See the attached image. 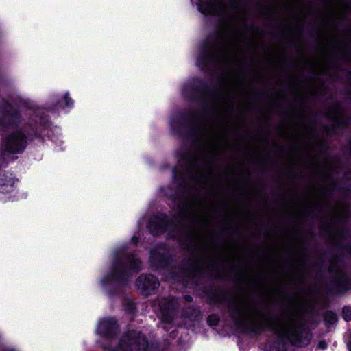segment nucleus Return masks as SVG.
Wrapping results in <instances>:
<instances>
[{"mask_svg":"<svg viewBox=\"0 0 351 351\" xmlns=\"http://www.w3.org/2000/svg\"><path fill=\"white\" fill-rule=\"evenodd\" d=\"M160 286L158 278L151 274H140L136 281L135 287L140 294L148 297L154 295Z\"/></svg>","mask_w":351,"mask_h":351,"instance_id":"9b49d317","label":"nucleus"},{"mask_svg":"<svg viewBox=\"0 0 351 351\" xmlns=\"http://www.w3.org/2000/svg\"><path fill=\"white\" fill-rule=\"evenodd\" d=\"M120 331V326L115 317H104L99 322L97 332L103 338L113 340Z\"/></svg>","mask_w":351,"mask_h":351,"instance_id":"f8f14e48","label":"nucleus"},{"mask_svg":"<svg viewBox=\"0 0 351 351\" xmlns=\"http://www.w3.org/2000/svg\"><path fill=\"white\" fill-rule=\"evenodd\" d=\"M348 143L351 146V139L348 141Z\"/></svg>","mask_w":351,"mask_h":351,"instance_id":"680f3d73","label":"nucleus"},{"mask_svg":"<svg viewBox=\"0 0 351 351\" xmlns=\"http://www.w3.org/2000/svg\"><path fill=\"white\" fill-rule=\"evenodd\" d=\"M341 277L340 295H343L351 289V277L345 272L339 271Z\"/></svg>","mask_w":351,"mask_h":351,"instance_id":"b1692460","label":"nucleus"},{"mask_svg":"<svg viewBox=\"0 0 351 351\" xmlns=\"http://www.w3.org/2000/svg\"><path fill=\"white\" fill-rule=\"evenodd\" d=\"M3 118L0 121L1 125L5 127H18L22 121V116L19 109L15 108L8 101H5L2 108Z\"/></svg>","mask_w":351,"mask_h":351,"instance_id":"4468645a","label":"nucleus"},{"mask_svg":"<svg viewBox=\"0 0 351 351\" xmlns=\"http://www.w3.org/2000/svg\"><path fill=\"white\" fill-rule=\"evenodd\" d=\"M323 319L326 326L335 324L338 321L337 313L331 310H327L323 315Z\"/></svg>","mask_w":351,"mask_h":351,"instance_id":"a878e982","label":"nucleus"},{"mask_svg":"<svg viewBox=\"0 0 351 351\" xmlns=\"http://www.w3.org/2000/svg\"><path fill=\"white\" fill-rule=\"evenodd\" d=\"M245 29L248 32H250L252 29H259L257 27H256L254 25H253V26L246 25Z\"/></svg>","mask_w":351,"mask_h":351,"instance_id":"c03bdc74","label":"nucleus"},{"mask_svg":"<svg viewBox=\"0 0 351 351\" xmlns=\"http://www.w3.org/2000/svg\"><path fill=\"white\" fill-rule=\"evenodd\" d=\"M230 5L231 8H237L238 2L235 0H230Z\"/></svg>","mask_w":351,"mask_h":351,"instance_id":"ea45409f","label":"nucleus"},{"mask_svg":"<svg viewBox=\"0 0 351 351\" xmlns=\"http://www.w3.org/2000/svg\"><path fill=\"white\" fill-rule=\"evenodd\" d=\"M308 313L311 315V316H317L318 314H317V311L315 308V307H311L309 311H308Z\"/></svg>","mask_w":351,"mask_h":351,"instance_id":"58836bf2","label":"nucleus"},{"mask_svg":"<svg viewBox=\"0 0 351 351\" xmlns=\"http://www.w3.org/2000/svg\"><path fill=\"white\" fill-rule=\"evenodd\" d=\"M197 6L199 12L204 15L215 14L221 11L217 0H197Z\"/></svg>","mask_w":351,"mask_h":351,"instance_id":"f3484780","label":"nucleus"},{"mask_svg":"<svg viewBox=\"0 0 351 351\" xmlns=\"http://www.w3.org/2000/svg\"><path fill=\"white\" fill-rule=\"evenodd\" d=\"M125 311L127 314L134 315L136 313V307L134 302L128 301L124 306Z\"/></svg>","mask_w":351,"mask_h":351,"instance_id":"c756f323","label":"nucleus"},{"mask_svg":"<svg viewBox=\"0 0 351 351\" xmlns=\"http://www.w3.org/2000/svg\"><path fill=\"white\" fill-rule=\"evenodd\" d=\"M202 292L206 298V303L210 306H219L228 301L227 293L213 284L203 287Z\"/></svg>","mask_w":351,"mask_h":351,"instance_id":"ddd939ff","label":"nucleus"},{"mask_svg":"<svg viewBox=\"0 0 351 351\" xmlns=\"http://www.w3.org/2000/svg\"><path fill=\"white\" fill-rule=\"evenodd\" d=\"M340 236L343 238H346L349 237L350 234V230L349 229L346 228H342L339 232Z\"/></svg>","mask_w":351,"mask_h":351,"instance_id":"e433bc0d","label":"nucleus"},{"mask_svg":"<svg viewBox=\"0 0 351 351\" xmlns=\"http://www.w3.org/2000/svg\"><path fill=\"white\" fill-rule=\"evenodd\" d=\"M319 147L320 150L323 152H326L329 147L328 143L323 139L319 140Z\"/></svg>","mask_w":351,"mask_h":351,"instance_id":"473e14b6","label":"nucleus"},{"mask_svg":"<svg viewBox=\"0 0 351 351\" xmlns=\"http://www.w3.org/2000/svg\"><path fill=\"white\" fill-rule=\"evenodd\" d=\"M104 349L108 351H121V349L119 348V343L115 347H112L110 344L106 345L104 346Z\"/></svg>","mask_w":351,"mask_h":351,"instance_id":"f704fd0d","label":"nucleus"},{"mask_svg":"<svg viewBox=\"0 0 351 351\" xmlns=\"http://www.w3.org/2000/svg\"><path fill=\"white\" fill-rule=\"evenodd\" d=\"M348 346L349 348L350 351H351V341L348 343Z\"/></svg>","mask_w":351,"mask_h":351,"instance_id":"6e6d98bb","label":"nucleus"},{"mask_svg":"<svg viewBox=\"0 0 351 351\" xmlns=\"http://www.w3.org/2000/svg\"><path fill=\"white\" fill-rule=\"evenodd\" d=\"M322 128L326 131V134L328 135L336 134V130L335 128L329 127L328 125H323Z\"/></svg>","mask_w":351,"mask_h":351,"instance_id":"72a5a7b5","label":"nucleus"},{"mask_svg":"<svg viewBox=\"0 0 351 351\" xmlns=\"http://www.w3.org/2000/svg\"><path fill=\"white\" fill-rule=\"evenodd\" d=\"M319 81L321 82H324V80L322 78H318Z\"/></svg>","mask_w":351,"mask_h":351,"instance_id":"bf43d9fd","label":"nucleus"},{"mask_svg":"<svg viewBox=\"0 0 351 351\" xmlns=\"http://www.w3.org/2000/svg\"><path fill=\"white\" fill-rule=\"evenodd\" d=\"M328 347V345H327V343L326 342L325 340H320L319 342H318V344H317V348L319 349H321V350H325Z\"/></svg>","mask_w":351,"mask_h":351,"instance_id":"4c0bfd02","label":"nucleus"},{"mask_svg":"<svg viewBox=\"0 0 351 351\" xmlns=\"http://www.w3.org/2000/svg\"><path fill=\"white\" fill-rule=\"evenodd\" d=\"M176 157L178 158V165L172 168L173 182L176 185V190L169 186L165 189L164 195L173 202L178 210V217L184 214L183 204L189 194V186L184 173L191 174V170L196 161L193 154L187 149H179L176 152Z\"/></svg>","mask_w":351,"mask_h":351,"instance_id":"7ed1b4c3","label":"nucleus"},{"mask_svg":"<svg viewBox=\"0 0 351 351\" xmlns=\"http://www.w3.org/2000/svg\"><path fill=\"white\" fill-rule=\"evenodd\" d=\"M184 314L186 317L194 321L199 320L202 316L200 309L193 306H191L186 308L184 311Z\"/></svg>","mask_w":351,"mask_h":351,"instance_id":"bb28decb","label":"nucleus"},{"mask_svg":"<svg viewBox=\"0 0 351 351\" xmlns=\"http://www.w3.org/2000/svg\"><path fill=\"white\" fill-rule=\"evenodd\" d=\"M208 116L203 114L202 112L196 113L191 110H180L170 119L171 132L178 139H195L199 134L197 122Z\"/></svg>","mask_w":351,"mask_h":351,"instance_id":"0eeeda50","label":"nucleus"},{"mask_svg":"<svg viewBox=\"0 0 351 351\" xmlns=\"http://www.w3.org/2000/svg\"><path fill=\"white\" fill-rule=\"evenodd\" d=\"M221 21L223 22V23H228L229 21V17L227 16H221Z\"/></svg>","mask_w":351,"mask_h":351,"instance_id":"a18cd8bd","label":"nucleus"},{"mask_svg":"<svg viewBox=\"0 0 351 351\" xmlns=\"http://www.w3.org/2000/svg\"><path fill=\"white\" fill-rule=\"evenodd\" d=\"M220 322V317L218 314L213 313L207 317V324L211 327L218 326Z\"/></svg>","mask_w":351,"mask_h":351,"instance_id":"cd10ccee","label":"nucleus"},{"mask_svg":"<svg viewBox=\"0 0 351 351\" xmlns=\"http://www.w3.org/2000/svg\"><path fill=\"white\" fill-rule=\"evenodd\" d=\"M339 191L342 192L346 197H351V184H347L346 185L341 186L335 180H332L331 186L327 187L324 190V194L328 197H331L334 191Z\"/></svg>","mask_w":351,"mask_h":351,"instance_id":"6ab92c4d","label":"nucleus"},{"mask_svg":"<svg viewBox=\"0 0 351 351\" xmlns=\"http://www.w3.org/2000/svg\"><path fill=\"white\" fill-rule=\"evenodd\" d=\"M286 45L289 47H295V43L292 40H289L286 43Z\"/></svg>","mask_w":351,"mask_h":351,"instance_id":"79ce46f5","label":"nucleus"},{"mask_svg":"<svg viewBox=\"0 0 351 351\" xmlns=\"http://www.w3.org/2000/svg\"><path fill=\"white\" fill-rule=\"evenodd\" d=\"M180 247L182 250H186L189 252H194L197 247L194 243L191 235H186L182 241H180Z\"/></svg>","mask_w":351,"mask_h":351,"instance_id":"393cba45","label":"nucleus"},{"mask_svg":"<svg viewBox=\"0 0 351 351\" xmlns=\"http://www.w3.org/2000/svg\"><path fill=\"white\" fill-rule=\"evenodd\" d=\"M317 75V74L315 71H311V75L308 76V79L312 80L315 79V77Z\"/></svg>","mask_w":351,"mask_h":351,"instance_id":"37998d69","label":"nucleus"},{"mask_svg":"<svg viewBox=\"0 0 351 351\" xmlns=\"http://www.w3.org/2000/svg\"><path fill=\"white\" fill-rule=\"evenodd\" d=\"M142 268V261L132 252L117 256L112 265L110 271L102 279L103 284H109L108 293L116 298L124 293V288L131 279L130 271L138 273Z\"/></svg>","mask_w":351,"mask_h":351,"instance_id":"20e7f679","label":"nucleus"},{"mask_svg":"<svg viewBox=\"0 0 351 351\" xmlns=\"http://www.w3.org/2000/svg\"><path fill=\"white\" fill-rule=\"evenodd\" d=\"M210 36L213 38L215 41L206 38L199 44V53L196 64L202 71H210L216 65L218 61L219 48L224 45L226 32L217 29L210 33Z\"/></svg>","mask_w":351,"mask_h":351,"instance_id":"6e6552de","label":"nucleus"},{"mask_svg":"<svg viewBox=\"0 0 351 351\" xmlns=\"http://www.w3.org/2000/svg\"><path fill=\"white\" fill-rule=\"evenodd\" d=\"M342 317L344 321L349 322L351 321V307L344 306L342 308Z\"/></svg>","mask_w":351,"mask_h":351,"instance_id":"7c9ffc66","label":"nucleus"},{"mask_svg":"<svg viewBox=\"0 0 351 351\" xmlns=\"http://www.w3.org/2000/svg\"><path fill=\"white\" fill-rule=\"evenodd\" d=\"M315 42L316 43H318V38L317 37H315Z\"/></svg>","mask_w":351,"mask_h":351,"instance_id":"4d7b16f0","label":"nucleus"},{"mask_svg":"<svg viewBox=\"0 0 351 351\" xmlns=\"http://www.w3.org/2000/svg\"><path fill=\"white\" fill-rule=\"evenodd\" d=\"M161 322L170 324L174 322L176 315V305L171 300H165L160 306Z\"/></svg>","mask_w":351,"mask_h":351,"instance_id":"dca6fc26","label":"nucleus"},{"mask_svg":"<svg viewBox=\"0 0 351 351\" xmlns=\"http://www.w3.org/2000/svg\"><path fill=\"white\" fill-rule=\"evenodd\" d=\"M197 263V260L184 259L180 265L173 266L168 270V276L172 282L184 285H186L189 282H197L203 278L215 280L223 279L215 264L210 263L204 267L198 265Z\"/></svg>","mask_w":351,"mask_h":351,"instance_id":"39448f33","label":"nucleus"},{"mask_svg":"<svg viewBox=\"0 0 351 351\" xmlns=\"http://www.w3.org/2000/svg\"><path fill=\"white\" fill-rule=\"evenodd\" d=\"M73 106L74 101L70 97L69 93L66 92L61 98L57 99L54 105V107L57 109H64L65 108H73Z\"/></svg>","mask_w":351,"mask_h":351,"instance_id":"4be33fe9","label":"nucleus"},{"mask_svg":"<svg viewBox=\"0 0 351 351\" xmlns=\"http://www.w3.org/2000/svg\"><path fill=\"white\" fill-rule=\"evenodd\" d=\"M147 228L152 235L156 237L164 234L169 228L175 232L176 224L167 213H161L150 217L147 223Z\"/></svg>","mask_w":351,"mask_h":351,"instance_id":"9d476101","label":"nucleus"},{"mask_svg":"<svg viewBox=\"0 0 351 351\" xmlns=\"http://www.w3.org/2000/svg\"><path fill=\"white\" fill-rule=\"evenodd\" d=\"M315 214V208H313L308 213V216H311L312 215Z\"/></svg>","mask_w":351,"mask_h":351,"instance_id":"3c124183","label":"nucleus"},{"mask_svg":"<svg viewBox=\"0 0 351 351\" xmlns=\"http://www.w3.org/2000/svg\"><path fill=\"white\" fill-rule=\"evenodd\" d=\"M264 233H265V234H267L269 233L268 230H265L264 231Z\"/></svg>","mask_w":351,"mask_h":351,"instance_id":"13d9d810","label":"nucleus"},{"mask_svg":"<svg viewBox=\"0 0 351 351\" xmlns=\"http://www.w3.org/2000/svg\"><path fill=\"white\" fill-rule=\"evenodd\" d=\"M213 193H214V191H213V189H210V190H209V191H208V194H213Z\"/></svg>","mask_w":351,"mask_h":351,"instance_id":"864d4df0","label":"nucleus"},{"mask_svg":"<svg viewBox=\"0 0 351 351\" xmlns=\"http://www.w3.org/2000/svg\"><path fill=\"white\" fill-rule=\"evenodd\" d=\"M344 264V259L340 255H336L330 261V265L328 269V271L332 274H339V271H343L339 269Z\"/></svg>","mask_w":351,"mask_h":351,"instance_id":"5701e85b","label":"nucleus"},{"mask_svg":"<svg viewBox=\"0 0 351 351\" xmlns=\"http://www.w3.org/2000/svg\"><path fill=\"white\" fill-rule=\"evenodd\" d=\"M311 131H312V132H313V134L314 135H315V136H317L319 135V134H318L317 131L315 128H313V129L311 130Z\"/></svg>","mask_w":351,"mask_h":351,"instance_id":"8fccbe9b","label":"nucleus"},{"mask_svg":"<svg viewBox=\"0 0 351 351\" xmlns=\"http://www.w3.org/2000/svg\"><path fill=\"white\" fill-rule=\"evenodd\" d=\"M247 180H248L249 181H252V180H251V178H247Z\"/></svg>","mask_w":351,"mask_h":351,"instance_id":"e2e57ef3","label":"nucleus"},{"mask_svg":"<svg viewBox=\"0 0 351 351\" xmlns=\"http://www.w3.org/2000/svg\"><path fill=\"white\" fill-rule=\"evenodd\" d=\"M295 177H296L297 178H299L300 177V173H298H298H295Z\"/></svg>","mask_w":351,"mask_h":351,"instance_id":"5fc2aeb1","label":"nucleus"},{"mask_svg":"<svg viewBox=\"0 0 351 351\" xmlns=\"http://www.w3.org/2000/svg\"><path fill=\"white\" fill-rule=\"evenodd\" d=\"M121 351H159V346L149 342L146 335L140 330L131 329L124 332L119 339Z\"/></svg>","mask_w":351,"mask_h":351,"instance_id":"1a4fd4ad","label":"nucleus"},{"mask_svg":"<svg viewBox=\"0 0 351 351\" xmlns=\"http://www.w3.org/2000/svg\"><path fill=\"white\" fill-rule=\"evenodd\" d=\"M217 93L214 87L204 79L193 77L183 86L182 95L185 99L192 103H196L201 107L203 114L210 115L212 99Z\"/></svg>","mask_w":351,"mask_h":351,"instance_id":"423d86ee","label":"nucleus"},{"mask_svg":"<svg viewBox=\"0 0 351 351\" xmlns=\"http://www.w3.org/2000/svg\"><path fill=\"white\" fill-rule=\"evenodd\" d=\"M228 310L230 319L235 328L243 334L259 335L266 331L276 335L278 343L282 347L291 344L294 347H303L308 340L304 336L305 325L300 324L293 329H290L276 315L267 313L263 314V320L252 323L243 319V308L232 302L228 304Z\"/></svg>","mask_w":351,"mask_h":351,"instance_id":"f257e3e1","label":"nucleus"},{"mask_svg":"<svg viewBox=\"0 0 351 351\" xmlns=\"http://www.w3.org/2000/svg\"><path fill=\"white\" fill-rule=\"evenodd\" d=\"M173 261L172 256L168 253L161 252L155 249L150 251V265L156 269L169 268V270L173 266H171Z\"/></svg>","mask_w":351,"mask_h":351,"instance_id":"2eb2a0df","label":"nucleus"},{"mask_svg":"<svg viewBox=\"0 0 351 351\" xmlns=\"http://www.w3.org/2000/svg\"><path fill=\"white\" fill-rule=\"evenodd\" d=\"M185 300L189 302H191L193 301V297L189 295H185Z\"/></svg>","mask_w":351,"mask_h":351,"instance_id":"49530a36","label":"nucleus"},{"mask_svg":"<svg viewBox=\"0 0 351 351\" xmlns=\"http://www.w3.org/2000/svg\"><path fill=\"white\" fill-rule=\"evenodd\" d=\"M340 274H333L329 282L325 285V291L330 295H340Z\"/></svg>","mask_w":351,"mask_h":351,"instance_id":"aec40b11","label":"nucleus"},{"mask_svg":"<svg viewBox=\"0 0 351 351\" xmlns=\"http://www.w3.org/2000/svg\"><path fill=\"white\" fill-rule=\"evenodd\" d=\"M331 111L337 114V117L331 118V120L336 124L337 128L343 129L348 126L350 123V119L349 117H346L344 114H343L339 108L335 106L331 108Z\"/></svg>","mask_w":351,"mask_h":351,"instance_id":"412c9836","label":"nucleus"},{"mask_svg":"<svg viewBox=\"0 0 351 351\" xmlns=\"http://www.w3.org/2000/svg\"><path fill=\"white\" fill-rule=\"evenodd\" d=\"M263 95H264V94L261 92L256 93V94H255V97L258 99L262 98L263 97Z\"/></svg>","mask_w":351,"mask_h":351,"instance_id":"de8ad7c7","label":"nucleus"},{"mask_svg":"<svg viewBox=\"0 0 351 351\" xmlns=\"http://www.w3.org/2000/svg\"><path fill=\"white\" fill-rule=\"evenodd\" d=\"M282 351H286V350H285V349H283Z\"/></svg>","mask_w":351,"mask_h":351,"instance_id":"69168bd1","label":"nucleus"},{"mask_svg":"<svg viewBox=\"0 0 351 351\" xmlns=\"http://www.w3.org/2000/svg\"><path fill=\"white\" fill-rule=\"evenodd\" d=\"M335 249L338 252H347L351 254V243H337L335 245Z\"/></svg>","mask_w":351,"mask_h":351,"instance_id":"c85d7f7f","label":"nucleus"},{"mask_svg":"<svg viewBox=\"0 0 351 351\" xmlns=\"http://www.w3.org/2000/svg\"><path fill=\"white\" fill-rule=\"evenodd\" d=\"M348 173H350V171H347V172H346V173H345V176H346V177H347V176H348Z\"/></svg>","mask_w":351,"mask_h":351,"instance_id":"052dcab7","label":"nucleus"},{"mask_svg":"<svg viewBox=\"0 0 351 351\" xmlns=\"http://www.w3.org/2000/svg\"><path fill=\"white\" fill-rule=\"evenodd\" d=\"M49 117L43 110L38 109L24 125L17 127L3 137L2 147L9 154H22L29 143L35 141L44 144L47 138L53 141L49 135L51 130Z\"/></svg>","mask_w":351,"mask_h":351,"instance_id":"f03ea898","label":"nucleus"},{"mask_svg":"<svg viewBox=\"0 0 351 351\" xmlns=\"http://www.w3.org/2000/svg\"><path fill=\"white\" fill-rule=\"evenodd\" d=\"M339 55L341 60H346L347 62H351V50L347 47L343 51H339Z\"/></svg>","mask_w":351,"mask_h":351,"instance_id":"2f4dec72","label":"nucleus"},{"mask_svg":"<svg viewBox=\"0 0 351 351\" xmlns=\"http://www.w3.org/2000/svg\"><path fill=\"white\" fill-rule=\"evenodd\" d=\"M0 351H16V350L13 348H3V349L1 350Z\"/></svg>","mask_w":351,"mask_h":351,"instance_id":"09e8293b","label":"nucleus"},{"mask_svg":"<svg viewBox=\"0 0 351 351\" xmlns=\"http://www.w3.org/2000/svg\"><path fill=\"white\" fill-rule=\"evenodd\" d=\"M258 6L262 8V6H261L260 4H258Z\"/></svg>","mask_w":351,"mask_h":351,"instance_id":"0e129e2a","label":"nucleus"},{"mask_svg":"<svg viewBox=\"0 0 351 351\" xmlns=\"http://www.w3.org/2000/svg\"><path fill=\"white\" fill-rule=\"evenodd\" d=\"M18 181L12 173L8 172L0 173V193L7 194L12 192L15 188V183Z\"/></svg>","mask_w":351,"mask_h":351,"instance_id":"a211bd4d","label":"nucleus"},{"mask_svg":"<svg viewBox=\"0 0 351 351\" xmlns=\"http://www.w3.org/2000/svg\"><path fill=\"white\" fill-rule=\"evenodd\" d=\"M131 241H132V242L133 243H134V244H136H136H138V241H139V239H138V237H136V236L134 235V236H132V238H131Z\"/></svg>","mask_w":351,"mask_h":351,"instance_id":"a19ab883","label":"nucleus"},{"mask_svg":"<svg viewBox=\"0 0 351 351\" xmlns=\"http://www.w3.org/2000/svg\"><path fill=\"white\" fill-rule=\"evenodd\" d=\"M315 267H317L318 269L317 273H316V275L319 278V279H322L323 276H322V273H323V271H322V268H323V264L322 263H318L315 265Z\"/></svg>","mask_w":351,"mask_h":351,"instance_id":"c9c22d12","label":"nucleus"},{"mask_svg":"<svg viewBox=\"0 0 351 351\" xmlns=\"http://www.w3.org/2000/svg\"><path fill=\"white\" fill-rule=\"evenodd\" d=\"M263 14L264 15H267L269 14V10L267 9L265 10V12H263Z\"/></svg>","mask_w":351,"mask_h":351,"instance_id":"603ef678","label":"nucleus"}]
</instances>
